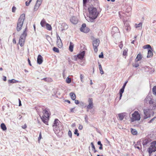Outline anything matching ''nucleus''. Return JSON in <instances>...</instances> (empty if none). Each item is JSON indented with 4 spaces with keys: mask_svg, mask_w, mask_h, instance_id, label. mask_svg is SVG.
<instances>
[{
    "mask_svg": "<svg viewBox=\"0 0 156 156\" xmlns=\"http://www.w3.org/2000/svg\"><path fill=\"white\" fill-rule=\"evenodd\" d=\"M88 11L89 16L86 20L89 22H93L97 18L98 12H97V9L93 6H90L88 8Z\"/></svg>",
    "mask_w": 156,
    "mask_h": 156,
    "instance_id": "nucleus-1",
    "label": "nucleus"
},
{
    "mask_svg": "<svg viewBox=\"0 0 156 156\" xmlns=\"http://www.w3.org/2000/svg\"><path fill=\"white\" fill-rule=\"evenodd\" d=\"M25 19V14H22L20 16L17 23L16 30L18 31H19L21 30Z\"/></svg>",
    "mask_w": 156,
    "mask_h": 156,
    "instance_id": "nucleus-2",
    "label": "nucleus"
},
{
    "mask_svg": "<svg viewBox=\"0 0 156 156\" xmlns=\"http://www.w3.org/2000/svg\"><path fill=\"white\" fill-rule=\"evenodd\" d=\"M43 115L41 116V118L44 123L47 125H48V120L49 117V112L47 109L43 110Z\"/></svg>",
    "mask_w": 156,
    "mask_h": 156,
    "instance_id": "nucleus-3",
    "label": "nucleus"
},
{
    "mask_svg": "<svg viewBox=\"0 0 156 156\" xmlns=\"http://www.w3.org/2000/svg\"><path fill=\"white\" fill-rule=\"evenodd\" d=\"M57 126H58V129H60L62 127V124L58 119H56L53 125V130L55 134H58L59 132V130L56 129Z\"/></svg>",
    "mask_w": 156,
    "mask_h": 156,
    "instance_id": "nucleus-4",
    "label": "nucleus"
},
{
    "mask_svg": "<svg viewBox=\"0 0 156 156\" xmlns=\"http://www.w3.org/2000/svg\"><path fill=\"white\" fill-rule=\"evenodd\" d=\"M27 28L26 27L24 30L23 33L21 35L19 40V43L21 47L23 46L26 37L27 35Z\"/></svg>",
    "mask_w": 156,
    "mask_h": 156,
    "instance_id": "nucleus-5",
    "label": "nucleus"
},
{
    "mask_svg": "<svg viewBox=\"0 0 156 156\" xmlns=\"http://www.w3.org/2000/svg\"><path fill=\"white\" fill-rule=\"evenodd\" d=\"M130 10L131 8H127L126 9L127 11L125 13H122V12H119V15L120 18L123 20V18L125 19L124 17L125 16L124 15L127 17L130 16L131 15V13L130 12Z\"/></svg>",
    "mask_w": 156,
    "mask_h": 156,
    "instance_id": "nucleus-6",
    "label": "nucleus"
},
{
    "mask_svg": "<svg viewBox=\"0 0 156 156\" xmlns=\"http://www.w3.org/2000/svg\"><path fill=\"white\" fill-rule=\"evenodd\" d=\"M151 144L150 147L148 148V152L150 154L156 151V147L155 146L156 141H153L151 142Z\"/></svg>",
    "mask_w": 156,
    "mask_h": 156,
    "instance_id": "nucleus-7",
    "label": "nucleus"
},
{
    "mask_svg": "<svg viewBox=\"0 0 156 156\" xmlns=\"http://www.w3.org/2000/svg\"><path fill=\"white\" fill-rule=\"evenodd\" d=\"M132 117L131 118V121L133 122L136 120H140V115L137 111L135 112L132 115Z\"/></svg>",
    "mask_w": 156,
    "mask_h": 156,
    "instance_id": "nucleus-8",
    "label": "nucleus"
},
{
    "mask_svg": "<svg viewBox=\"0 0 156 156\" xmlns=\"http://www.w3.org/2000/svg\"><path fill=\"white\" fill-rule=\"evenodd\" d=\"M152 112V110L150 109H144V119H146L149 118L151 116V115Z\"/></svg>",
    "mask_w": 156,
    "mask_h": 156,
    "instance_id": "nucleus-9",
    "label": "nucleus"
},
{
    "mask_svg": "<svg viewBox=\"0 0 156 156\" xmlns=\"http://www.w3.org/2000/svg\"><path fill=\"white\" fill-rule=\"evenodd\" d=\"M100 43V40L98 39H96L93 41V45L94 51L95 52L98 51V47Z\"/></svg>",
    "mask_w": 156,
    "mask_h": 156,
    "instance_id": "nucleus-10",
    "label": "nucleus"
},
{
    "mask_svg": "<svg viewBox=\"0 0 156 156\" xmlns=\"http://www.w3.org/2000/svg\"><path fill=\"white\" fill-rule=\"evenodd\" d=\"M86 26L85 23L83 24L80 30L81 32L87 33L89 32L90 29L88 27H86Z\"/></svg>",
    "mask_w": 156,
    "mask_h": 156,
    "instance_id": "nucleus-11",
    "label": "nucleus"
},
{
    "mask_svg": "<svg viewBox=\"0 0 156 156\" xmlns=\"http://www.w3.org/2000/svg\"><path fill=\"white\" fill-rule=\"evenodd\" d=\"M127 19H123V22L124 23V25L125 30L129 32L130 30V27L128 22L126 21Z\"/></svg>",
    "mask_w": 156,
    "mask_h": 156,
    "instance_id": "nucleus-12",
    "label": "nucleus"
},
{
    "mask_svg": "<svg viewBox=\"0 0 156 156\" xmlns=\"http://www.w3.org/2000/svg\"><path fill=\"white\" fill-rule=\"evenodd\" d=\"M89 105L87 106V111H89V109H90L93 107V99L92 98H89L88 100Z\"/></svg>",
    "mask_w": 156,
    "mask_h": 156,
    "instance_id": "nucleus-13",
    "label": "nucleus"
},
{
    "mask_svg": "<svg viewBox=\"0 0 156 156\" xmlns=\"http://www.w3.org/2000/svg\"><path fill=\"white\" fill-rule=\"evenodd\" d=\"M154 100L151 94H148L144 100V101L146 103L149 102V104L151 103Z\"/></svg>",
    "mask_w": 156,
    "mask_h": 156,
    "instance_id": "nucleus-14",
    "label": "nucleus"
},
{
    "mask_svg": "<svg viewBox=\"0 0 156 156\" xmlns=\"http://www.w3.org/2000/svg\"><path fill=\"white\" fill-rule=\"evenodd\" d=\"M70 21L73 24H76L78 22V20L75 16H73L70 20Z\"/></svg>",
    "mask_w": 156,
    "mask_h": 156,
    "instance_id": "nucleus-15",
    "label": "nucleus"
},
{
    "mask_svg": "<svg viewBox=\"0 0 156 156\" xmlns=\"http://www.w3.org/2000/svg\"><path fill=\"white\" fill-rule=\"evenodd\" d=\"M85 54V51H83L81 52L79 54L77 55V57L79 59H82L83 58Z\"/></svg>",
    "mask_w": 156,
    "mask_h": 156,
    "instance_id": "nucleus-16",
    "label": "nucleus"
},
{
    "mask_svg": "<svg viewBox=\"0 0 156 156\" xmlns=\"http://www.w3.org/2000/svg\"><path fill=\"white\" fill-rule=\"evenodd\" d=\"M43 61L42 56L41 55H39L37 58V63L39 64H41L42 63Z\"/></svg>",
    "mask_w": 156,
    "mask_h": 156,
    "instance_id": "nucleus-17",
    "label": "nucleus"
},
{
    "mask_svg": "<svg viewBox=\"0 0 156 156\" xmlns=\"http://www.w3.org/2000/svg\"><path fill=\"white\" fill-rule=\"evenodd\" d=\"M150 106L152 107V109H156V101L153 100L152 102L149 104Z\"/></svg>",
    "mask_w": 156,
    "mask_h": 156,
    "instance_id": "nucleus-18",
    "label": "nucleus"
},
{
    "mask_svg": "<svg viewBox=\"0 0 156 156\" xmlns=\"http://www.w3.org/2000/svg\"><path fill=\"white\" fill-rule=\"evenodd\" d=\"M152 50L151 49H148V53L147 55V58H151L152 57L153 55V54L152 51Z\"/></svg>",
    "mask_w": 156,
    "mask_h": 156,
    "instance_id": "nucleus-19",
    "label": "nucleus"
},
{
    "mask_svg": "<svg viewBox=\"0 0 156 156\" xmlns=\"http://www.w3.org/2000/svg\"><path fill=\"white\" fill-rule=\"evenodd\" d=\"M119 32V29L116 27H113L112 30V34H115Z\"/></svg>",
    "mask_w": 156,
    "mask_h": 156,
    "instance_id": "nucleus-20",
    "label": "nucleus"
},
{
    "mask_svg": "<svg viewBox=\"0 0 156 156\" xmlns=\"http://www.w3.org/2000/svg\"><path fill=\"white\" fill-rule=\"evenodd\" d=\"M41 4L39 3H38L36 2V3L35 5L34 8V11H35L37 10L39 7H40V5Z\"/></svg>",
    "mask_w": 156,
    "mask_h": 156,
    "instance_id": "nucleus-21",
    "label": "nucleus"
},
{
    "mask_svg": "<svg viewBox=\"0 0 156 156\" xmlns=\"http://www.w3.org/2000/svg\"><path fill=\"white\" fill-rule=\"evenodd\" d=\"M57 44L58 47L59 48H61L62 47V44L61 40L57 41Z\"/></svg>",
    "mask_w": 156,
    "mask_h": 156,
    "instance_id": "nucleus-22",
    "label": "nucleus"
},
{
    "mask_svg": "<svg viewBox=\"0 0 156 156\" xmlns=\"http://www.w3.org/2000/svg\"><path fill=\"white\" fill-rule=\"evenodd\" d=\"M74 45L71 42H70L69 46V49L71 52H72L73 51V48Z\"/></svg>",
    "mask_w": 156,
    "mask_h": 156,
    "instance_id": "nucleus-23",
    "label": "nucleus"
},
{
    "mask_svg": "<svg viewBox=\"0 0 156 156\" xmlns=\"http://www.w3.org/2000/svg\"><path fill=\"white\" fill-rule=\"evenodd\" d=\"M69 95L72 100L74 101L75 100L76 98V96L75 94L74 93L71 92L70 93Z\"/></svg>",
    "mask_w": 156,
    "mask_h": 156,
    "instance_id": "nucleus-24",
    "label": "nucleus"
},
{
    "mask_svg": "<svg viewBox=\"0 0 156 156\" xmlns=\"http://www.w3.org/2000/svg\"><path fill=\"white\" fill-rule=\"evenodd\" d=\"M62 26L63 27V28L62 29V31L67 29L68 27V26L67 25L66 23H62Z\"/></svg>",
    "mask_w": 156,
    "mask_h": 156,
    "instance_id": "nucleus-25",
    "label": "nucleus"
},
{
    "mask_svg": "<svg viewBox=\"0 0 156 156\" xmlns=\"http://www.w3.org/2000/svg\"><path fill=\"white\" fill-rule=\"evenodd\" d=\"M118 116L119 119L120 120H122L123 119L125 116L123 113L119 114H118Z\"/></svg>",
    "mask_w": 156,
    "mask_h": 156,
    "instance_id": "nucleus-26",
    "label": "nucleus"
},
{
    "mask_svg": "<svg viewBox=\"0 0 156 156\" xmlns=\"http://www.w3.org/2000/svg\"><path fill=\"white\" fill-rule=\"evenodd\" d=\"M124 89L122 88L120 90L119 92V93L120 94L119 100H120L121 98L122 97V94L124 91Z\"/></svg>",
    "mask_w": 156,
    "mask_h": 156,
    "instance_id": "nucleus-27",
    "label": "nucleus"
},
{
    "mask_svg": "<svg viewBox=\"0 0 156 156\" xmlns=\"http://www.w3.org/2000/svg\"><path fill=\"white\" fill-rule=\"evenodd\" d=\"M46 23L44 19L41 20L40 24L42 27H44L46 25Z\"/></svg>",
    "mask_w": 156,
    "mask_h": 156,
    "instance_id": "nucleus-28",
    "label": "nucleus"
},
{
    "mask_svg": "<svg viewBox=\"0 0 156 156\" xmlns=\"http://www.w3.org/2000/svg\"><path fill=\"white\" fill-rule=\"evenodd\" d=\"M142 56L140 54H139L137 55L136 58L135 59L136 61H138L140 60L142 58Z\"/></svg>",
    "mask_w": 156,
    "mask_h": 156,
    "instance_id": "nucleus-29",
    "label": "nucleus"
},
{
    "mask_svg": "<svg viewBox=\"0 0 156 156\" xmlns=\"http://www.w3.org/2000/svg\"><path fill=\"white\" fill-rule=\"evenodd\" d=\"M149 143V141L145 139L143 140L142 144L144 146L147 145Z\"/></svg>",
    "mask_w": 156,
    "mask_h": 156,
    "instance_id": "nucleus-30",
    "label": "nucleus"
},
{
    "mask_svg": "<svg viewBox=\"0 0 156 156\" xmlns=\"http://www.w3.org/2000/svg\"><path fill=\"white\" fill-rule=\"evenodd\" d=\"M99 64V70L100 71V73L101 74H104V72L103 71L101 67V64L98 62Z\"/></svg>",
    "mask_w": 156,
    "mask_h": 156,
    "instance_id": "nucleus-31",
    "label": "nucleus"
},
{
    "mask_svg": "<svg viewBox=\"0 0 156 156\" xmlns=\"http://www.w3.org/2000/svg\"><path fill=\"white\" fill-rule=\"evenodd\" d=\"M142 23H139L136 24L135 25V27L136 28H139L140 29H141L142 28Z\"/></svg>",
    "mask_w": 156,
    "mask_h": 156,
    "instance_id": "nucleus-32",
    "label": "nucleus"
},
{
    "mask_svg": "<svg viewBox=\"0 0 156 156\" xmlns=\"http://www.w3.org/2000/svg\"><path fill=\"white\" fill-rule=\"evenodd\" d=\"M19 82V81H18L14 79H12L8 80V83H18Z\"/></svg>",
    "mask_w": 156,
    "mask_h": 156,
    "instance_id": "nucleus-33",
    "label": "nucleus"
},
{
    "mask_svg": "<svg viewBox=\"0 0 156 156\" xmlns=\"http://www.w3.org/2000/svg\"><path fill=\"white\" fill-rule=\"evenodd\" d=\"M1 129L4 131L6 130L7 129L5 125L3 123H2L1 124Z\"/></svg>",
    "mask_w": 156,
    "mask_h": 156,
    "instance_id": "nucleus-34",
    "label": "nucleus"
},
{
    "mask_svg": "<svg viewBox=\"0 0 156 156\" xmlns=\"http://www.w3.org/2000/svg\"><path fill=\"white\" fill-rule=\"evenodd\" d=\"M131 132L132 134L133 135H136L137 133V131L135 129L132 128L131 129Z\"/></svg>",
    "mask_w": 156,
    "mask_h": 156,
    "instance_id": "nucleus-35",
    "label": "nucleus"
},
{
    "mask_svg": "<svg viewBox=\"0 0 156 156\" xmlns=\"http://www.w3.org/2000/svg\"><path fill=\"white\" fill-rule=\"evenodd\" d=\"M143 48L144 49H148L152 50V48L151 45L149 44H147L143 46Z\"/></svg>",
    "mask_w": 156,
    "mask_h": 156,
    "instance_id": "nucleus-36",
    "label": "nucleus"
},
{
    "mask_svg": "<svg viewBox=\"0 0 156 156\" xmlns=\"http://www.w3.org/2000/svg\"><path fill=\"white\" fill-rule=\"evenodd\" d=\"M46 28L49 30H50L52 29V27L48 23L46 24Z\"/></svg>",
    "mask_w": 156,
    "mask_h": 156,
    "instance_id": "nucleus-37",
    "label": "nucleus"
},
{
    "mask_svg": "<svg viewBox=\"0 0 156 156\" xmlns=\"http://www.w3.org/2000/svg\"><path fill=\"white\" fill-rule=\"evenodd\" d=\"M97 144L98 145H99V146H100L99 147V149L100 150H102L103 149V145L101 143V141H98L97 143Z\"/></svg>",
    "mask_w": 156,
    "mask_h": 156,
    "instance_id": "nucleus-38",
    "label": "nucleus"
},
{
    "mask_svg": "<svg viewBox=\"0 0 156 156\" xmlns=\"http://www.w3.org/2000/svg\"><path fill=\"white\" fill-rule=\"evenodd\" d=\"M152 91L153 94L156 95V86H155L153 87L152 89Z\"/></svg>",
    "mask_w": 156,
    "mask_h": 156,
    "instance_id": "nucleus-39",
    "label": "nucleus"
},
{
    "mask_svg": "<svg viewBox=\"0 0 156 156\" xmlns=\"http://www.w3.org/2000/svg\"><path fill=\"white\" fill-rule=\"evenodd\" d=\"M66 81L67 83H69L71 82V79L69 77H67L66 79Z\"/></svg>",
    "mask_w": 156,
    "mask_h": 156,
    "instance_id": "nucleus-40",
    "label": "nucleus"
},
{
    "mask_svg": "<svg viewBox=\"0 0 156 156\" xmlns=\"http://www.w3.org/2000/svg\"><path fill=\"white\" fill-rule=\"evenodd\" d=\"M53 50L54 51L57 53L59 52V50L58 49L55 47H54L53 48Z\"/></svg>",
    "mask_w": 156,
    "mask_h": 156,
    "instance_id": "nucleus-41",
    "label": "nucleus"
},
{
    "mask_svg": "<svg viewBox=\"0 0 156 156\" xmlns=\"http://www.w3.org/2000/svg\"><path fill=\"white\" fill-rule=\"evenodd\" d=\"M80 77L81 82L83 83V79L84 77V75L82 74H80Z\"/></svg>",
    "mask_w": 156,
    "mask_h": 156,
    "instance_id": "nucleus-42",
    "label": "nucleus"
},
{
    "mask_svg": "<svg viewBox=\"0 0 156 156\" xmlns=\"http://www.w3.org/2000/svg\"><path fill=\"white\" fill-rule=\"evenodd\" d=\"M74 133L77 136H78L79 135V133H78V130L77 129H76L75 130Z\"/></svg>",
    "mask_w": 156,
    "mask_h": 156,
    "instance_id": "nucleus-43",
    "label": "nucleus"
},
{
    "mask_svg": "<svg viewBox=\"0 0 156 156\" xmlns=\"http://www.w3.org/2000/svg\"><path fill=\"white\" fill-rule=\"evenodd\" d=\"M132 66L133 67H137L139 66V64L138 63H133L132 64Z\"/></svg>",
    "mask_w": 156,
    "mask_h": 156,
    "instance_id": "nucleus-44",
    "label": "nucleus"
},
{
    "mask_svg": "<svg viewBox=\"0 0 156 156\" xmlns=\"http://www.w3.org/2000/svg\"><path fill=\"white\" fill-rule=\"evenodd\" d=\"M127 50L125 49L124 50L123 53V55H127Z\"/></svg>",
    "mask_w": 156,
    "mask_h": 156,
    "instance_id": "nucleus-45",
    "label": "nucleus"
},
{
    "mask_svg": "<svg viewBox=\"0 0 156 156\" xmlns=\"http://www.w3.org/2000/svg\"><path fill=\"white\" fill-rule=\"evenodd\" d=\"M156 117L155 116L151 120L149 121V122H148L149 123H151L154 120L156 119Z\"/></svg>",
    "mask_w": 156,
    "mask_h": 156,
    "instance_id": "nucleus-46",
    "label": "nucleus"
},
{
    "mask_svg": "<svg viewBox=\"0 0 156 156\" xmlns=\"http://www.w3.org/2000/svg\"><path fill=\"white\" fill-rule=\"evenodd\" d=\"M68 135L70 137L72 138V133L71 131L70 130H69L68 131Z\"/></svg>",
    "mask_w": 156,
    "mask_h": 156,
    "instance_id": "nucleus-47",
    "label": "nucleus"
},
{
    "mask_svg": "<svg viewBox=\"0 0 156 156\" xmlns=\"http://www.w3.org/2000/svg\"><path fill=\"white\" fill-rule=\"evenodd\" d=\"M99 58H104V55H103V53L102 52H101V54L99 55Z\"/></svg>",
    "mask_w": 156,
    "mask_h": 156,
    "instance_id": "nucleus-48",
    "label": "nucleus"
},
{
    "mask_svg": "<svg viewBox=\"0 0 156 156\" xmlns=\"http://www.w3.org/2000/svg\"><path fill=\"white\" fill-rule=\"evenodd\" d=\"M41 132H40L39 133V136L38 138V141H40V140L41 139Z\"/></svg>",
    "mask_w": 156,
    "mask_h": 156,
    "instance_id": "nucleus-49",
    "label": "nucleus"
},
{
    "mask_svg": "<svg viewBox=\"0 0 156 156\" xmlns=\"http://www.w3.org/2000/svg\"><path fill=\"white\" fill-rule=\"evenodd\" d=\"M90 144L91 146L92 147V150L95 149V147L93 143V142H91Z\"/></svg>",
    "mask_w": 156,
    "mask_h": 156,
    "instance_id": "nucleus-50",
    "label": "nucleus"
},
{
    "mask_svg": "<svg viewBox=\"0 0 156 156\" xmlns=\"http://www.w3.org/2000/svg\"><path fill=\"white\" fill-rule=\"evenodd\" d=\"M85 121L87 123H88V118H87V115H86L85 117Z\"/></svg>",
    "mask_w": 156,
    "mask_h": 156,
    "instance_id": "nucleus-51",
    "label": "nucleus"
},
{
    "mask_svg": "<svg viewBox=\"0 0 156 156\" xmlns=\"http://www.w3.org/2000/svg\"><path fill=\"white\" fill-rule=\"evenodd\" d=\"M16 9V8L15 7L13 6L12 7V12H15Z\"/></svg>",
    "mask_w": 156,
    "mask_h": 156,
    "instance_id": "nucleus-52",
    "label": "nucleus"
},
{
    "mask_svg": "<svg viewBox=\"0 0 156 156\" xmlns=\"http://www.w3.org/2000/svg\"><path fill=\"white\" fill-rule=\"evenodd\" d=\"M83 126L82 125H80L79 126L78 129L80 130H82L83 129Z\"/></svg>",
    "mask_w": 156,
    "mask_h": 156,
    "instance_id": "nucleus-53",
    "label": "nucleus"
},
{
    "mask_svg": "<svg viewBox=\"0 0 156 156\" xmlns=\"http://www.w3.org/2000/svg\"><path fill=\"white\" fill-rule=\"evenodd\" d=\"M42 0H37L36 2L38 3H39L41 4L42 3Z\"/></svg>",
    "mask_w": 156,
    "mask_h": 156,
    "instance_id": "nucleus-54",
    "label": "nucleus"
},
{
    "mask_svg": "<svg viewBox=\"0 0 156 156\" xmlns=\"http://www.w3.org/2000/svg\"><path fill=\"white\" fill-rule=\"evenodd\" d=\"M74 101H75V103L76 104L78 105V104H79V101L78 100L75 99V100Z\"/></svg>",
    "mask_w": 156,
    "mask_h": 156,
    "instance_id": "nucleus-55",
    "label": "nucleus"
},
{
    "mask_svg": "<svg viewBox=\"0 0 156 156\" xmlns=\"http://www.w3.org/2000/svg\"><path fill=\"white\" fill-rule=\"evenodd\" d=\"M57 41L58 40H61L60 37L58 34H57Z\"/></svg>",
    "mask_w": 156,
    "mask_h": 156,
    "instance_id": "nucleus-56",
    "label": "nucleus"
},
{
    "mask_svg": "<svg viewBox=\"0 0 156 156\" xmlns=\"http://www.w3.org/2000/svg\"><path fill=\"white\" fill-rule=\"evenodd\" d=\"M27 127V126L26 124L22 126V128L23 129L26 128Z\"/></svg>",
    "mask_w": 156,
    "mask_h": 156,
    "instance_id": "nucleus-57",
    "label": "nucleus"
},
{
    "mask_svg": "<svg viewBox=\"0 0 156 156\" xmlns=\"http://www.w3.org/2000/svg\"><path fill=\"white\" fill-rule=\"evenodd\" d=\"M19 106H20L21 105V101L20 99H19Z\"/></svg>",
    "mask_w": 156,
    "mask_h": 156,
    "instance_id": "nucleus-58",
    "label": "nucleus"
},
{
    "mask_svg": "<svg viewBox=\"0 0 156 156\" xmlns=\"http://www.w3.org/2000/svg\"><path fill=\"white\" fill-rule=\"evenodd\" d=\"M3 80L4 81H6V77L5 76H4L3 77Z\"/></svg>",
    "mask_w": 156,
    "mask_h": 156,
    "instance_id": "nucleus-59",
    "label": "nucleus"
},
{
    "mask_svg": "<svg viewBox=\"0 0 156 156\" xmlns=\"http://www.w3.org/2000/svg\"><path fill=\"white\" fill-rule=\"evenodd\" d=\"M74 108H73L70 109V112H73L74 111L73 110L74 109Z\"/></svg>",
    "mask_w": 156,
    "mask_h": 156,
    "instance_id": "nucleus-60",
    "label": "nucleus"
},
{
    "mask_svg": "<svg viewBox=\"0 0 156 156\" xmlns=\"http://www.w3.org/2000/svg\"><path fill=\"white\" fill-rule=\"evenodd\" d=\"M28 63L29 64V65L30 66H31V63H30V59L28 58Z\"/></svg>",
    "mask_w": 156,
    "mask_h": 156,
    "instance_id": "nucleus-61",
    "label": "nucleus"
},
{
    "mask_svg": "<svg viewBox=\"0 0 156 156\" xmlns=\"http://www.w3.org/2000/svg\"><path fill=\"white\" fill-rule=\"evenodd\" d=\"M65 101L68 102L69 104L70 103V101L69 100H65Z\"/></svg>",
    "mask_w": 156,
    "mask_h": 156,
    "instance_id": "nucleus-62",
    "label": "nucleus"
},
{
    "mask_svg": "<svg viewBox=\"0 0 156 156\" xmlns=\"http://www.w3.org/2000/svg\"><path fill=\"white\" fill-rule=\"evenodd\" d=\"M13 43L16 44V41L15 39V38H14L13 40Z\"/></svg>",
    "mask_w": 156,
    "mask_h": 156,
    "instance_id": "nucleus-63",
    "label": "nucleus"
},
{
    "mask_svg": "<svg viewBox=\"0 0 156 156\" xmlns=\"http://www.w3.org/2000/svg\"><path fill=\"white\" fill-rule=\"evenodd\" d=\"M151 72H154V69L153 68H151Z\"/></svg>",
    "mask_w": 156,
    "mask_h": 156,
    "instance_id": "nucleus-64",
    "label": "nucleus"
}]
</instances>
